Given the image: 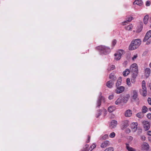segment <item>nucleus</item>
I'll return each instance as SVG.
<instances>
[{"mask_svg":"<svg viewBox=\"0 0 151 151\" xmlns=\"http://www.w3.org/2000/svg\"><path fill=\"white\" fill-rule=\"evenodd\" d=\"M141 42V40L139 39L133 40L129 45V50H132L136 49L140 45Z\"/></svg>","mask_w":151,"mask_h":151,"instance_id":"1","label":"nucleus"},{"mask_svg":"<svg viewBox=\"0 0 151 151\" xmlns=\"http://www.w3.org/2000/svg\"><path fill=\"white\" fill-rule=\"evenodd\" d=\"M101 53L106 54L109 53L110 52V49L108 47L104 46H100L97 47Z\"/></svg>","mask_w":151,"mask_h":151,"instance_id":"2","label":"nucleus"},{"mask_svg":"<svg viewBox=\"0 0 151 151\" xmlns=\"http://www.w3.org/2000/svg\"><path fill=\"white\" fill-rule=\"evenodd\" d=\"M130 71L135 75L133 76V77L135 78L138 73V69L137 64L134 63L132 65L130 68Z\"/></svg>","mask_w":151,"mask_h":151,"instance_id":"3","label":"nucleus"},{"mask_svg":"<svg viewBox=\"0 0 151 151\" xmlns=\"http://www.w3.org/2000/svg\"><path fill=\"white\" fill-rule=\"evenodd\" d=\"M124 53V51L123 50H120L114 54L115 60H118L120 59L121 56Z\"/></svg>","mask_w":151,"mask_h":151,"instance_id":"4","label":"nucleus"},{"mask_svg":"<svg viewBox=\"0 0 151 151\" xmlns=\"http://www.w3.org/2000/svg\"><path fill=\"white\" fill-rule=\"evenodd\" d=\"M151 37V30L148 31L146 33L145 35L144 39L143 40V41L146 42Z\"/></svg>","mask_w":151,"mask_h":151,"instance_id":"5","label":"nucleus"},{"mask_svg":"<svg viewBox=\"0 0 151 151\" xmlns=\"http://www.w3.org/2000/svg\"><path fill=\"white\" fill-rule=\"evenodd\" d=\"M116 88L115 92L117 94H119L122 92L125 89V88L123 86H118Z\"/></svg>","mask_w":151,"mask_h":151,"instance_id":"6","label":"nucleus"},{"mask_svg":"<svg viewBox=\"0 0 151 151\" xmlns=\"http://www.w3.org/2000/svg\"><path fill=\"white\" fill-rule=\"evenodd\" d=\"M143 127L145 130H147L150 128V124L149 122L147 121H144L142 122Z\"/></svg>","mask_w":151,"mask_h":151,"instance_id":"7","label":"nucleus"},{"mask_svg":"<svg viewBox=\"0 0 151 151\" xmlns=\"http://www.w3.org/2000/svg\"><path fill=\"white\" fill-rule=\"evenodd\" d=\"M132 99L134 100H136L138 99V92L137 90H134L132 91Z\"/></svg>","mask_w":151,"mask_h":151,"instance_id":"8","label":"nucleus"},{"mask_svg":"<svg viewBox=\"0 0 151 151\" xmlns=\"http://www.w3.org/2000/svg\"><path fill=\"white\" fill-rule=\"evenodd\" d=\"M117 124V121L115 120H112L110 123L109 127L111 129H113L116 127Z\"/></svg>","mask_w":151,"mask_h":151,"instance_id":"9","label":"nucleus"},{"mask_svg":"<svg viewBox=\"0 0 151 151\" xmlns=\"http://www.w3.org/2000/svg\"><path fill=\"white\" fill-rule=\"evenodd\" d=\"M137 122L132 123L131 124V128L133 132H135L137 129Z\"/></svg>","mask_w":151,"mask_h":151,"instance_id":"10","label":"nucleus"},{"mask_svg":"<svg viewBox=\"0 0 151 151\" xmlns=\"http://www.w3.org/2000/svg\"><path fill=\"white\" fill-rule=\"evenodd\" d=\"M101 93H100V96L99 97V99L98 100L97 102V105L98 106H100L101 105V101H102L103 102H105L104 98L101 96Z\"/></svg>","mask_w":151,"mask_h":151,"instance_id":"11","label":"nucleus"},{"mask_svg":"<svg viewBox=\"0 0 151 151\" xmlns=\"http://www.w3.org/2000/svg\"><path fill=\"white\" fill-rule=\"evenodd\" d=\"M128 126V122L127 121H124L122 124L121 129L123 130L127 128Z\"/></svg>","mask_w":151,"mask_h":151,"instance_id":"12","label":"nucleus"},{"mask_svg":"<svg viewBox=\"0 0 151 151\" xmlns=\"http://www.w3.org/2000/svg\"><path fill=\"white\" fill-rule=\"evenodd\" d=\"M149 148V145L146 142H144L142 145V148L144 150H147Z\"/></svg>","mask_w":151,"mask_h":151,"instance_id":"13","label":"nucleus"},{"mask_svg":"<svg viewBox=\"0 0 151 151\" xmlns=\"http://www.w3.org/2000/svg\"><path fill=\"white\" fill-rule=\"evenodd\" d=\"M114 82L112 80L109 81L106 83V85L109 88H111L113 86Z\"/></svg>","mask_w":151,"mask_h":151,"instance_id":"14","label":"nucleus"},{"mask_svg":"<svg viewBox=\"0 0 151 151\" xmlns=\"http://www.w3.org/2000/svg\"><path fill=\"white\" fill-rule=\"evenodd\" d=\"M145 76L146 78L148 77L150 74V69L149 68H147L145 70Z\"/></svg>","mask_w":151,"mask_h":151,"instance_id":"15","label":"nucleus"},{"mask_svg":"<svg viewBox=\"0 0 151 151\" xmlns=\"http://www.w3.org/2000/svg\"><path fill=\"white\" fill-rule=\"evenodd\" d=\"M140 93L143 96H145L147 94L146 89H140L139 90Z\"/></svg>","mask_w":151,"mask_h":151,"instance_id":"16","label":"nucleus"},{"mask_svg":"<svg viewBox=\"0 0 151 151\" xmlns=\"http://www.w3.org/2000/svg\"><path fill=\"white\" fill-rule=\"evenodd\" d=\"M134 5L137 4L141 6L143 4V2L141 0H135L133 2Z\"/></svg>","mask_w":151,"mask_h":151,"instance_id":"17","label":"nucleus"},{"mask_svg":"<svg viewBox=\"0 0 151 151\" xmlns=\"http://www.w3.org/2000/svg\"><path fill=\"white\" fill-rule=\"evenodd\" d=\"M109 142L108 141H105L102 143L101 147L102 148H104L109 145Z\"/></svg>","mask_w":151,"mask_h":151,"instance_id":"18","label":"nucleus"},{"mask_svg":"<svg viewBox=\"0 0 151 151\" xmlns=\"http://www.w3.org/2000/svg\"><path fill=\"white\" fill-rule=\"evenodd\" d=\"M132 19V17L128 18L127 20L122 22V24L124 25H125L126 24V23H127V22H131Z\"/></svg>","mask_w":151,"mask_h":151,"instance_id":"19","label":"nucleus"},{"mask_svg":"<svg viewBox=\"0 0 151 151\" xmlns=\"http://www.w3.org/2000/svg\"><path fill=\"white\" fill-rule=\"evenodd\" d=\"M129 99V96L127 95L122 98V102L124 103H126L128 101Z\"/></svg>","mask_w":151,"mask_h":151,"instance_id":"20","label":"nucleus"},{"mask_svg":"<svg viewBox=\"0 0 151 151\" xmlns=\"http://www.w3.org/2000/svg\"><path fill=\"white\" fill-rule=\"evenodd\" d=\"M126 148L129 151H135V150L129 147V144H126Z\"/></svg>","mask_w":151,"mask_h":151,"instance_id":"21","label":"nucleus"},{"mask_svg":"<svg viewBox=\"0 0 151 151\" xmlns=\"http://www.w3.org/2000/svg\"><path fill=\"white\" fill-rule=\"evenodd\" d=\"M130 71L128 69H126L123 72V75L124 76H127L129 73Z\"/></svg>","mask_w":151,"mask_h":151,"instance_id":"22","label":"nucleus"},{"mask_svg":"<svg viewBox=\"0 0 151 151\" xmlns=\"http://www.w3.org/2000/svg\"><path fill=\"white\" fill-rule=\"evenodd\" d=\"M109 78L111 79V80L115 81L116 80V78L115 76H114V75L112 73H111L109 76Z\"/></svg>","mask_w":151,"mask_h":151,"instance_id":"23","label":"nucleus"},{"mask_svg":"<svg viewBox=\"0 0 151 151\" xmlns=\"http://www.w3.org/2000/svg\"><path fill=\"white\" fill-rule=\"evenodd\" d=\"M149 18L148 15H146L145 16L144 18V22L145 24H146L147 23Z\"/></svg>","mask_w":151,"mask_h":151,"instance_id":"24","label":"nucleus"},{"mask_svg":"<svg viewBox=\"0 0 151 151\" xmlns=\"http://www.w3.org/2000/svg\"><path fill=\"white\" fill-rule=\"evenodd\" d=\"M115 109V108L113 106H109L108 108V111L109 112L111 113Z\"/></svg>","mask_w":151,"mask_h":151,"instance_id":"25","label":"nucleus"},{"mask_svg":"<svg viewBox=\"0 0 151 151\" xmlns=\"http://www.w3.org/2000/svg\"><path fill=\"white\" fill-rule=\"evenodd\" d=\"M122 102V98H120L118 99L117 100L115 101V104L116 105L119 104L121 103Z\"/></svg>","mask_w":151,"mask_h":151,"instance_id":"26","label":"nucleus"},{"mask_svg":"<svg viewBox=\"0 0 151 151\" xmlns=\"http://www.w3.org/2000/svg\"><path fill=\"white\" fill-rule=\"evenodd\" d=\"M121 82L122 80L121 78H119L116 83V87H118V86H119L121 85Z\"/></svg>","mask_w":151,"mask_h":151,"instance_id":"27","label":"nucleus"},{"mask_svg":"<svg viewBox=\"0 0 151 151\" xmlns=\"http://www.w3.org/2000/svg\"><path fill=\"white\" fill-rule=\"evenodd\" d=\"M142 89H147L146 83L145 81L143 80L142 82Z\"/></svg>","mask_w":151,"mask_h":151,"instance_id":"28","label":"nucleus"},{"mask_svg":"<svg viewBox=\"0 0 151 151\" xmlns=\"http://www.w3.org/2000/svg\"><path fill=\"white\" fill-rule=\"evenodd\" d=\"M142 112L145 113L147 112L148 109L145 106H144L142 107Z\"/></svg>","mask_w":151,"mask_h":151,"instance_id":"29","label":"nucleus"},{"mask_svg":"<svg viewBox=\"0 0 151 151\" xmlns=\"http://www.w3.org/2000/svg\"><path fill=\"white\" fill-rule=\"evenodd\" d=\"M96 146V145L95 144H93L90 147L89 149V150H90V151H91Z\"/></svg>","mask_w":151,"mask_h":151,"instance_id":"30","label":"nucleus"},{"mask_svg":"<svg viewBox=\"0 0 151 151\" xmlns=\"http://www.w3.org/2000/svg\"><path fill=\"white\" fill-rule=\"evenodd\" d=\"M133 27L132 25H131L127 26V27H125V29L126 30H130Z\"/></svg>","mask_w":151,"mask_h":151,"instance_id":"31","label":"nucleus"},{"mask_svg":"<svg viewBox=\"0 0 151 151\" xmlns=\"http://www.w3.org/2000/svg\"><path fill=\"white\" fill-rule=\"evenodd\" d=\"M136 116L139 118H141L143 117V114H136Z\"/></svg>","mask_w":151,"mask_h":151,"instance_id":"32","label":"nucleus"},{"mask_svg":"<svg viewBox=\"0 0 151 151\" xmlns=\"http://www.w3.org/2000/svg\"><path fill=\"white\" fill-rule=\"evenodd\" d=\"M127 83L128 86H130L131 83H130V79L129 78H127Z\"/></svg>","mask_w":151,"mask_h":151,"instance_id":"33","label":"nucleus"},{"mask_svg":"<svg viewBox=\"0 0 151 151\" xmlns=\"http://www.w3.org/2000/svg\"><path fill=\"white\" fill-rule=\"evenodd\" d=\"M114 150L112 147H110L106 149L104 151H113Z\"/></svg>","mask_w":151,"mask_h":151,"instance_id":"34","label":"nucleus"},{"mask_svg":"<svg viewBox=\"0 0 151 151\" xmlns=\"http://www.w3.org/2000/svg\"><path fill=\"white\" fill-rule=\"evenodd\" d=\"M108 137V135L106 134L104 135L102 137V140H105Z\"/></svg>","mask_w":151,"mask_h":151,"instance_id":"35","label":"nucleus"},{"mask_svg":"<svg viewBox=\"0 0 151 151\" xmlns=\"http://www.w3.org/2000/svg\"><path fill=\"white\" fill-rule=\"evenodd\" d=\"M115 135V134L114 132H112L109 135V137L111 138L114 137Z\"/></svg>","mask_w":151,"mask_h":151,"instance_id":"36","label":"nucleus"},{"mask_svg":"<svg viewBox=\"0 0 151 151\" xmlns=\"http://www.w3.org/2000/svg\"><path fill=\"white\" fill-rule=\"evenodd\" d=\"M138 56L137 54L134 55L132 58V60H134Z\"/></svg>","mask_w":151,"mask_h":151,"instance_id":"37","label":"nucleus"},{"mask_svg":"<svg viewBox=\"0 0 151 151\" xmlns=\"http://www.w3.org/2000/svg\"><path fill=\"white\" fill-rule=\"evenodd\" d=\"M88 147V145H86L85 146V148H84V150H83V151H85L86 150H87V149Z\"/></svg>","mask_w":151,"mask_h":151,"instance_id":"38","label":"nucleus"},{"mask_svg":"<svg viewBox=\"0 0 151 151\" xmlns=\"http://www.w3.org/2000/svg\"><path fill=\"white\" fill-rule=\"evenodd\" d=\"M132 111L130 109H128L126 111L125 113H132Z\"/></svg>","mask_w":151,"mask_h":151,"instance_id":"39","label":"nucleus"},{"mask_svg":"<svg viewBox=\"0 0 151 151\" xmlns=\"http://www.w3.org/2000/svg\"><path fill=\"white\" fill-rule=\"evenodd\" d=\"M115 68V66L114 65H112L110 67V68L109 69L110 70H112L114 69Z\"/></svg>","mask_w":151,"mask_h":151,"instance_id":"40","label":"nucleus"},{"mask_svg":"<svg viewBox=\"0 0 151 151\" xmlns=\"http://www.w3.org/2000/svg\"><path fill=\"white\" fill-rule=\"evenodd\" d=\"M142 132V129H138V130L137 131V134H140Z\"/></svg>","mask_w":151,"mask_h":151,"instance_id":"41","label":"nucleus"},{"mask_svg":"<svg viewBox=\"0 0 151 151\" xmlns=\"http://www.w3.org/2000/svg\"><path fill=\"white\" fill-rule=\"evenodd\" d=\"M141 139L142 141H145V140L146 138L145 136L142 135L141 136Z\"/></svg>","mask_w":151,"mask_h":151,"instance_id":"42","label":"nucleus"},{"mask_svg":"<svg viewBox=\"0 0 151 151\" xmlns=\"http://www.w3.org/2000/svg\"><path fill=\"white\" fill-rule=\"evenodd\" d=\"M150 2L149 1H147L146 3V5L147 6H149L150 5Z\"/></svg>","mask_w":151,"mask_h":151,"instance_id":"43","label":"nucleus"},{"mask_svg":"<svg viewBox=\"0 0 151 151\" xmlns=\"http://www.w3.org/2000/svg\"><path fill=\"white\" fill-rule=\"evenodd\" d=\"M147 116L148 118L151 119V114H147Z\"/></svg>","mask_w":151,"mask_h":151,"instance_id":"44","label":"nucleus"},{"mask_svg":"<svg viewBox=\"0 0 151 151\" xmlns=\"http://www.w3.org/2000/svg\"><path fill=\"white\" fill-rule=\"evenodd\" d=\"M116 40H114L113 41H112V45H113V46H114L116 43Z\"/></svg>","mask_w":151,"mask_h":151,"instance_id":"45","label":"nucleus"},{"mask_svg":"<svg viewBox=\"0 0 151 151\" xmlns=\"http://www.w3.org/2000/svg\"><path fill=\"white\" fill-rule=\"evenodd\" d=\"M147 101L149 104L151 105V99L150 98H148L147 99Z\"/></svg>","mask_w":151,"mask_h":151,"instance_id":"46","label":"nucleus"},{"mask_svg":"<svg viewBox=\"0 0 151 151\" xmlns=\"http://www.w3.org/2000/svg\"><path fill=\"white\" fill-rule=\"evenodd\" d=\"M130 132L131 131L128 128L126 129V133H130Z\"/></svg>","mask_w":151,"mask_h":151,"instance_id":"47","label":"nucleus"},{"mask_svg":"<svg viewBox=\"0 0 151 151\" xmlns=\"http://www.w3.org/2000/svg\"><path fill=\"white\" fill-rule=\"evenodd\" d=\"M132 114H125V116L126 117H130L131 116Z\"/></svg>","mask_w":151,"mask_h":151,"instance_id":"48","label":"nucleus"},{"mask_svg":"<svg viewBox=\"0 0 151 151\" xmlns=\"http://www.w3.org/2000/svg\"><path fill=\"white\" fill-rule=\"evenodd\" d=\"M128 138L130 141H132L133 139V137L131 136H129Z\"/></svg>","mask_w":151,"mask_h":151,"instance_id":"49","label":"nucleus"},{"mask_svg":"<svg viewBox=\"0 0 151 151\" xmlns=\"http://www.w3.org/2000/svg\"><path fill=\"white\" fill-rule=\"evenodd\" d=\"M113 98V96L112 95H110L109 96V98L111 100Z\"/></svg>","mask_w":151,"mask_h":151,"instance_id":"50","label":"nucleus"},{"mask_svg":"<svg viewBox=\"0 0 151 151\" xmlns=\"http://www.w3.org/2000/svg\"><path fill=\"white\" fill-rule=\"evenodd\" d=\"M147 134L148 135L151 136V131H149L147 132Z\"/></svg>","mask_w":151,"mask_h":151,"instance_id":"51","label":"nucleus"},{"mask_svg":"<svg viewBox=\"0 0 151 151\" xmlns=\"http://www.w3.org/2000/svg\"><path fill=\"white\" fill-rule=\"evenodd\" d=\"M100 115V114H96V116L97 118H98L99 116Z\"/></svg>","mask_w":151,"mask_h":151,"instance_id":"52","label":"nucleus"},{"mask_svg":"<svg viewBox=\"0 0 151 151\" xmlns=\"http://www.w3.org/2000/svg\"><path fill=\"white\" fill-rule=\"evenodd\" d=\"M90 137L89 136H88V140H87V142H88L90 141Z\"/></svg>","mask_w":151,"mask_h":151,"instance_id":"53","label":"nucleus"},{"mask_svg":"<svg viewBox=\"0 0 151 151\" xmlns=\"http://www.w3.org/2000/svg\"><path fill=\"white\" fill-rule=\"evenodd\" d=\"M149 87L150 88L151 90V83H149Z\"/></svg>","mask_w":151,"mask_h":151,"instance_id":"54","label":"nucleus"},{"mask_svg":"<svg viewBox=\"0 0 151 151\" xmlns=\"http://www.w3.org/2000/svg\"><path fill=\"white\" fill-rule=\"evenodd\" d=\"M150 41H147V42H146V44L147 45H148V44H150Z\"/></svg>","mask_w":151,"mask_h":151,"instance_id":"55","label":"nucleus"},{"mask_svg":"<svg viewBox=\"0 0 151 151\" xmlns=\"http://www.w3.org/2000/svg\"><path fill=\"white\" fill-rule=\"evenodd\" d=\"M111 115H112V116L111 117V118H114V115H112V114H111Z\"/></svg>","mask_w":151,"mask_h":151,"instance_id":"56","label":"nucleus"},{"mask_svg":"<svg viewBox=\"0 0 151 151\" xmlns=\"http://www.w3.org/2000/svg\"><path fill=\"white\" fill-rule=\"evenodd\" d=\"M149 66H150V67L151 68V63H150V64L149 65Z\"/></svg>","mask_w":151,"mask_h":151,"instance_id":"57","label":"nucleus"},{"mask_svg":"<svg viewBox=\"0 0 151 151\" xmlns=\"http://www.w3.org/2000/svg\"><path fill=\"white\" fill-rule=\"evenodd\" d=\"M150 22H151V17L150 18Z\"/></svg>","mask_w":151,"mask_h":151,"instance_id":"58","label":"nucleus"},{"mask_svg":"<svg viewBox=\"0 0 151 151\" xmlns=\"http://www.w3.org/2000/svg\"><path fill=\"white\" fill-rule=\"evenodd\" d=\"M149 110L151 111V108H150L149 109Z\"/></svg>","mask_w":151,"mask_h":151,"instance_id":"59","label":"nucleus"},{"mask_svg":"<svg viewBox=\"0 0 151 151\" xmlns=\"http://www.w3.org/2000/svg\"><path fill=\"white\" fill-rule=\"evenodd\" d=\"M131 81H132V83H134V81H132V80H131Z\"/></svg>","mask_w":151,"mask_h":151,"instance_id":"60","label":"nucleus"},{"mask_svg":"<svg viewBox=\"0 0 151 151\" xmlns=\"http://www.w3.org/2000/svg\"><path fill=\"white\" fill-rule=\"evenodd\" d=\"M150 27H151V25H150Z\"/></svg>","mask_w":151,"mask_h":151,"instance_id":"61","label":"nucleus"}]
</instances>
